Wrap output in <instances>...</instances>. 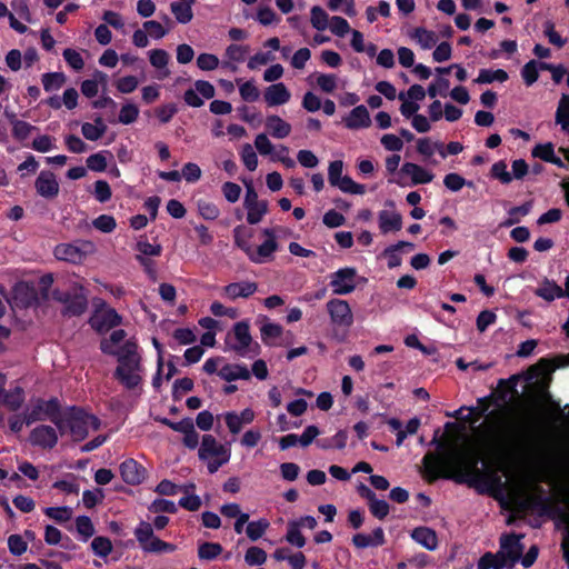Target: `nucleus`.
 Here are the masks:
<instances>
[{
	"label": "nucleus",
	"mask_w": 569,
	"mask_h": 569,
	"mask_svg": "<svg viewBox=\"0 0 569 569\" xmlns=\"http://www.w3.org/2000/svg\"><path fill=\"white\" fill-rule=\"evenodd\" d=\"M121 323V317L110 307L97 309L90 318V325L99 332H107Z\"/></svg>",
	"instance_id": "nucleus-11"
},
{
	"label": "nucleus",
	"mask_w": 569,
	"mask_h": 569,
	"mask_svg": "<svg viewBox=\"0 0 569 569\" xmlns=\"http://www.w3.org/2000/svg\"><path fill=\"white\" fill-rule=\"evenodd\" d=\"M257 289L258 286L253 281L231 282L221 289V296L229 300L249 298L257 291Z\"/></svg>",
	"instance_id": "nucleus-21"
},
{
	"label": "nucleus",
	"mask_w": 569,
	"mask_h": 569,
	"mask_svg": "<svg viewBox=\"0 0 569 569\" xmlns=\"http://www.w3.org/2000/svg\"><path fill=\"white\" fill-rule=\"evenodd\" d=\"M279 228H266L263 234L267 239L258 246L257 249L251 247L248 258L254 263H266L273 259V253L278 250L277 231Z\"/></svg>",
	"instance_id": "nucleus-8"
},
{
	"label": "nucleus",
	"mask_w": 569,
	"mask_h": 569,
	"mask_svg": "<svg viewBox=\"0 0 569 569\" xmlns=\"http://www.w3.org/2000/svg\"><path fill=\"white\" fill-rule=\"evenodd\" d=\"M379 228L382 233L399 231L402 228V217L398 212L382 210L379 213Z\"/></svg>",
	"instance_id": "nucleus-30"
},
{
	"label": "nucleus",
	"mask_w": 569,
	"mask_h": 569,
	"mask_svg": "<svg viewBox=\"0 0 569 569\" xmlns=\"http://www.w3.org/2000/svg\"><path fill=\"white\" fill-rule=\"evenodd\" d=\"M142 549L146 552L161 553V552H172L176 550V546L161 539L156 536L144 546Z\"/></svg>",
	"instance_id": "nucleus-54"
},
{
	"label": "nucleus",
	"mask_w": 569,
	"mask_h": 569,
	"mask_svg": "<svg viewBox=\"0 0 569 569\" xmlns=\"http://www.w3.org/2000/svg\"><path fill=\"white\" fill-rule=\"evenodd\" d=\"M198 453L201 460L218 459L219 462H227L230 458L228 447L220 443L211 435L202 437Z\"/></svg>",
	"instance_id": "nucleus-10"
},
{
	"label": "nucleus",
	"mask_w": 569,
	"mask_h": 569,
	"mask_svg": "<svg viewBox=\"0 0 569 569\" xmlns=\"http://www.w3.org/2000/svg\"><path fill=\"white\" fill-rule=\"evenodd\" d=\"M58 432L57 426L40 425L30 432L29 441L32 446L42 449H52L57 445Z\"/></svg>",
	"instance_id": "nucleus-13"
},
{
	"label": "nucleus",
	"mask_w": 569,
	"mask_h": 569,
	"mask_svg": "<svg viewBox=\"0 0 569 569\" xmlns=\"http://www.w3.org/2000/svg\"><path fill=\"white\" fill-rule=\"evenodd\" d=\"M126 338V332L122 329L114 330L110 338L103 340L101 342V350L104 353L116 355L118 357V352L121 350V347L118 348V345L121 343Z\"/></svg>",
	"instance_id": "nucleus-34"
},
{
	"label": "nucleus",
	"mask_w": 569,
	"mask_h": 569,
	"mask_svg": "<svg viewBox=\"0 0 569 569\" xmlns=\"http://www.w3.org/2000/svg\"><path fill=\"white\" fill-rule=\"evenodd\" d=\"M218 376L228 382L236 380H249L251 371L241 363H223L218 371Z\"/></svg>",
	"instance_id": "nucleus-24"
},
{
	"label": "nucleus",
	"mask_w": 569,
	"mask_h": 569,
	"mask_svg": "<svg viewBox=\"0 0 569 569\" xmlns=\"http://www.w3.org/2000/svg\"><path fill=\"white\" fill-rule=\"evenodd\" d=\"M411 538L427 550H435L438 547L436 531L428 527H417L411 531Z\"/></svg>",
	"instance_id": "nucleus-28"
},
{
	"label": "nucleus",
	"mask_w": 569,
	"mask_h": 569,
	"mask_svg": "<svg viewBox=\"0 0 569 569\" xmlns=\"http://www.w3.org/2000/svg\"><path fill=\"white\" fill-rule=\"evenodd\" d=\"M150 64L158 70L157 78L162 80L169 77L170 70L168 63L170 60L169 53L163 49H152L148 51Z\"/></svg>",
	"instance_id": "nucleus-25"
},
{
	"label": "nucleus",
	"mask_w": 569,
	"mask_h": 569,
	"mask_svg": "<svg viewBox=\"0 0 569 569\" xmlns=\"http://www.w3.org/2000/svg\"><path fill=\"white\" fill-rule=\"evenodd\" d=\"M222 552V546L218 542H203L199 546L198 556L200 559L211 560Z\"/></svg>",
	"instance_id": "nucleus-53"
},
{
	"label": "nucleus",
	"mask_w": 569,
	"mask_h": 569,
	"mask_svg": "<svg viewBox=\"0 0 569 569\" xmlns=\"http://www.w3.org/2000/svg\"><path fill=\"white\" fill-rule=\"evenodd\" d=\"M31 147L38 152H49L56 148V139L48 134H41L33 139Z\"/></svg>",
	"instance_id": "nucleus-61"
},
{
	"label": "nucleus",
	"mask_w": 569,
	"mask_h": 569,
	"mask_svg": "<svg viewBox=\"0 0 569 569\" xmlns=\"http://www.w3.org/2000/svg\"><path fill=\"white\" fill-rule=\"evenodd\" d=\"M310 21L315 29L323 31L329 27L330 19L322 8L316 6L311 9Z\"/></svg>",
	"instance_id": "nucleus-46"
},
{
	"label": "nucleus",
	"mask_w": 569,
	"mask_h": 569,
	"mask_svg": "<svg viewBox=\"0 0 569 569\" xmlns=\"http://www.w3.org/2000/svg\"><path fill=\"white\" fill-rule=\"evenodd\" d=\"M107 154L109 151H100L87 158V166L91 171L102 172L107 169Z\"/></svg>",
	"instance_id": "nucleus-49"
},
{
	"label": "nucleus",
	"mask_w": 569,
	"mask_h": 569,
	"mask_svg": "<svg viewBox=\"0 0 569 569\" xmlns=\"http://www.w3.org/2000/svg\"><path fill=\"white\" fill-rule=\"evenodd\" d=\"M1 398H2L3 403L10 410H17L21 407V405L24 401V392H23L22 388L16 387V388L7 391L4 395L1 393Z\"/></svg>",
	"instance_id": "nucleus-40"
},
{
	"label": "nucleus",
	"mask_w": 569,
	"mask_h": 569,
	"mask_svg": "<svg viewBox=\"0 0 569 569\" xmlns=\"http://www.w3.org/2000/svg\"><path fill=\"white\" fill-rule=\"evenodd\" d=\"M106 81H107V74L101 71H97L94 73V79L84 80L81 83L82 94L88 98H92V97L97 96V93L99 91V82L104 83Z\"/></svg>",
	"instance_id": "nucleus-39"
},
{
	"label": "nucleus",
	"mask_w": 569,
	"mask_h": 569,
	"mask_svg": "<svg viewBox=\"0 0 569 569\" xmlns=\"http://www.w3.org/2000/svg\"><path fill=\"white\" fill-rule=\"evenodd\" d=\"M43 89L47 92L58 91L66 82V77L62 72H48L43 73L41 78Z\"/></svg>",
	"instance_id": "nucleus-41"
},
{
	"label": "nucleus",
	"mask_w": 569,
	"mask_h": 569,
	"mask_svg": "<svg viewBox=\"0 0 569 569\" xmlns=\"http://www.w3.org/2000/svg\"><path fill=\"white\" fill-rule=\"evenodd\" d=\"M532 208V202L527 201L521 206L512 207L508 210V219L503 222L505 227H511L520 221L521 217H525L530 213Z\"/></svg>",
	"instance_id": "nucleus-42"
},
{
	"label": "nucleus",
	"mask_w": 569,
	"mask_h": 569,
	"mask_svg": "<svg viewBox=\"0 0 569 569\" xmlns=\"http://www.w3.org/2000/svg\"><path fill=\"white\" fill-rule=\"evenodd\" d=\"M268 527L269 521L267 519L251 521L246 528V533L251 541H256L263 536Z\"/></svg>",
	"instance_id": "nucleus-47"
},
{
	"label": "nucleus",
	"mask_w": 569,
	"mask_h": 569,
	"mask_svg": "<svg viewBox=\"0 0 569 569\" xmlns=\"http://www.w3.org/2000/svg\"><path fill=\"white\" fill-rule=\"evenodd\" d=\"M239 154L243 166L249 171H254L258 168L259 161L253 146H251L250 143H244L241 147Z\"/></svg>",
	"instance_id": "nucleus-43"
},
{
	"label": "nucleus",
	"mask_w": 569,
	"mask_h": 569,
	"mask_svg": "<svg viewBox=\"0 0 569 569\" xmlns=\"http://www.w3.org/2000/svg\"><path fill=\"white\" fill-rule=\"evenodd\" d=\"M509 78L507 71L503 69L490 70V69H481L477 79H475L476 83H491L493 81L505 82Z\"/></svg>",
	"instance_id": "nucleus-37"
},
{
	"label": "nucleus",
	"mask_w": 569,
	"mask_h": 569,
	"mask_svg": "<svg viewBox=\"0 0 569 569\" xmlns=\"http://www.w3.org/2000/svg\"><path fill=\"white\" fill-rule=\"evenodd\" d=\"M120 469L123 481L132 486L141 483L147 477L143 465H120Z\"/></svg>",
	"instance_id": "nucleus-29"
},
{
	"label": "nucleus",
	"mask_w": 569,
	"mask_h": 569,
	"mask_svg": "<svg viewBox=\"0 0 569 569\" xmlns=\"http://www.w3.org/2000/svg\"><path fill=\"white\" fill-rule=\"evenodd\" d=\"M61 411L57 400H41L38 399L30 403L24 410L26 425H31L37 421L50 420L56 426L60 421Z\"/></svg>",
	"instance_id": "nucleus-5"
},
{
	"label": "nucleus",
	"mask_w": 569,
	"mask_h": 569,
	"mask_svg": "<svg viewBox=\"0 0 569 569\" xmlns=\"http://www.w3.org/2000/svg\"><path fill=\"white\" fill-rule=\"evenodd\" d=\"M556 121L565 131H569V96L563 94L556 112Z\"/></svg>",
	"instance_id": "nucleus-48"
},
{
	"label": "nucleus",
	"mask_w": 569,
	"mask_h": 569,
	"mask_svg": "<svg viewBox=\"0 0 569 569\" xmlns=\"http://www.w3.org/2000/svg\"><path fill=\"white\" fill-rule=\"evenodd\" d=\"M137 345L127 341L118 352V367L114 371L116 379L127 389L133 390L143 380V367Z\"/></svg>",
	"instance_id": "nucleus-3"
},
{
	"label": "nucleus",
	"mask_w": 569,
	"mask_h": 569,
	"mask_svg": "<svg viewBox=\"0 0 569 569\" xmlns=\"http://www.w3.org/2000/svg\"><path fill=\"white\" fill-rule=\"evenodd\" d=\"M96 251L93 242L88 240H80L72 243H60L54 250V257L58 260L67 261L70 263H81L84 259Z\"/></svg>",
	"instance_id": "nucleus-6"
},
{
	"label": "nucleus",
	"mask_w": 569,
	"mask_h": 569,
	"mask_svg": "<svg viewBox=\"0 0 569 569\" xmlns=\"http://www.w3.org/2000/svg\"><path fill=\"white\" fill-rule=\"evenodd\" d=\"M343 163L340 160L332 161L329 164L328 177L331 186L339 188L343 192L356 193V182L347 176H342Z\"/></svg>",
	"instance_id": "nucleus-17"
},
{
	"label": "nucleus",
	"mask_w": 569,
	"mask_h": 569,
	"mask_svg": "<svg viewBox=\"0 0 569 569\" xmlns=\"http://www.w3.org/2000/svg\"><path fill=\"white\" fill-rule=\"evenodd\" d=\"M533 293L548 302L566 297L565 288L560 287L555 280H550L546 277L539 282Z\"/></svg>",
	"instance_id": "nucleus-23"
},
{
	"label": "nucleus",
	"mask_w": 569,
	"mask_h": 569,
	"mask_svg": "<svg viewBox=\"0 0 569 569\" xmlns=\"http://www.w3.org/2000/svg\"><path fill=\"white\" fill-rule=\"evenodd\" d=\"M77 531L82 539L87 541L94 535V527L91 519L88 516H79L76 519Z\"/></svg>",
	"instance_id": "nucleus-57"
},
{
	"label": "nucleus",
	"mask_w": 569,
	"mask_h": 569,
	"mask_svg": "<svg viewBox=\"0 0 569 569\" xmlns=\"http://www.w3.org/2000/svg\"><path fill=\"white\" fill-rule=\"evenodd\" d=\"M37 193L46 199H53L58 196L60 186L56 174L49 170H42L34 181Z\"/></svg>",
	"instance_id": "nucleus-15"
},
{
	"label": "nucleus",
	"mask_w": 569,
	"mask_h": 569,
	"mask_svg": "<svg viewBox=\"0 0 569 569\" xmlns=\"http://www.w3.org/2000/svg\"><path fill=\"white\" fill-rule=\"evenodd\" d=\"M267 560V553L259 547H250L246 551L244 561L248 566H260Z\"/></svg>",
	"instance_id": "nucleus-56"
},
{
	"label": "nucleus",
	"mask_w": 569,
	"mask_h": 569,
	"mask_svg": "<svg viewBox=\"0 0 569 569\" xmlns=\"http://www.w3.org/2000/svg\"><path fill=\"white\" fill-rule=\"evenodd\" d=\"M134 536L141 548L144 547L154 537L152 526L149 522L141 521L134 530Z\"/></svg>",
	"instance_id": "nucleus-59"
},
{
	"label": "nucleus",
	"mask_w": 569,
	"mask_h": 569,
	"mask_svg": "<svg viewBox=\"0 0 569 569\" xmlns=\"http://www.w3.org/2000/svg\"><path fill=\"white\" fill-rule=\"evenodd\" d=\"M386 542L382 528H376L371 533H358V548L379 547Z\"/></svg>",
	"instance_id": "nucleus-32"
},
{
	"label": "nucleus",
	"mask_w": 569,
	"mask_h": 569,
	"mask_svg": "<svg viewBox=\"0 0 569 569\" xmlns=\"http://www.w3.org/2000/svg\"><path fill=\"white\" fill-rule=\"evenodd\" d=\"M412 38L421 46L422 49H431L436 46L438 37L433 31L427 30L423 27H418L413 30Z\"/></svg>",
	"instance_id": "nucleus-35"
},
{
	"label": "nucleus",
	"mask_w": 569,
	"mask_h": 569,
	"mask_svg": "<svg viewBox=\"0 0 569 569\" xmlns=\"http://www.w3.org/2000/svg\"><path fill=\"white\" fill-rule=\"evenodd\" d=\"M107 131V126L101 118H97L93 123L84 122L81 126V132L87 140L97 141Z\"/></svg>",
	"instance_id": "nucleus-31"
},
{
	"label": "nucleus",
	"mask_w": 569,
	"mask_h": 569,
	"mask_svg": "<svg viewBox=\"0 0 569 569\" xmlns=\"http://www.w3.org/2000/svg\"><path fill=\"white\" fill-rule=\"evenodd\" d=\"M254 148L261 156H272L274 152V144L270 141L266 133H259L254 139Z\"/></svg>",
	"instance_id": "nucleus-62"
},
{
	"label": "nucleus",
	"mask_w": 569,
	"mask_h": 569,
	"mask_svg": "<svg viewBox=\"0 0 569 569\" xmlns=\"http://www.w3.org/2000/svg\"><path fill=\"white\" fill-rule=\"evenodd\" d=\"M490 173L492 178L500 180L501 183L508 184L512 181V176L507 171V164L502 160L492 164Z\"/></svg>",
	"instance_id": "nucleus-63"
},
{
	"label": "nucleus",
	"mask_w": 569,
	"mask_h": 569,
	"mask_svg": "<svg viewBox=\"0 0 569 569\" xmlns=\"http://www.w3.org/2000/svg\"><path fill=\"white\" fill-rule=\"evenodd\" d=\"M518 376H511L508 379H500L496 389L497 398L503 402L511 393H517Z\"/></svg>",
	"instance_id": "nucleus-33"
},
{
	"label": "nucleus",
	"mask_w": 569,
	"mask_h": 569,
	"mask_svg": "<svg viewBox=\"0 0 569 569\" xmlns=\"http://www.w3.org/2000/svg\"><path fill=\"white\" fill-rule=\"evenodd\" d=\"M138 256L146 258L158 257L161 254L162 247L159 243H150L147 239H139L137 242Z\"/></svg>",
	"instance_id": "nucleus-52"
},
{
	"label": "nucleus",
	"mask_w": 569,
	"mask_h": 569,
	"mask_svg": "<svg viewBox=\"0 0 569 569\" xmlns=\"http://www.w3.org/2000/svg\"><path fill=\"white\" fill-rule=\"evenodd\" d=\"M267 131L276 139H284L291 132V124L277 114H270L264 122Z\"/></svg>",
	"instance_id": "nucleus-26"
},
{
	"label": "nucleus",
	"mask_w": 569,
	"mask_h": 569,
	"mask_svg": "<svg viewBox=\"0 0 569 569\" xmlns=\"http://www.w3.org/2000/svg\"><path fill=\"white\" fill-rule=\"evenodd\" d=\"M232 435H238L244 425H249L254 420V411L246 408L241 412L228 411L221 416Z\"/></svg>",
	"instance_id": "nucleus-19"
},
{
	"label": "nucleus",
	"mask_w": 569,
	"mask_h": 569,
	"mask_svg": "<svg viewBox=\"0 0 569 569\" xmlns=\"http://www.w3.org/2000/svg\"><path fill=\"white\" fill-rule=\"evenodd\" d=\"M422 478L467 485L493 498L502 510L535 512L569 527V512L560 505L553 467L569 465H417Z\"/></svg>",
	"instance_id": "nucleus-2"
},
{
	"label": "nucleus",
	"mask_w": 569,
	"mask_h": 569,
	"mask_svg": "<svg viewBox=\"0 0 569 569\" xmlns=\"http://www.w3.org/2000/svg\"><path fill=\"white\" fill-rule=\"evenodd\" d=\"M197 207L199 214L206 220H214L220 214L219 208L210 201L199 200Z\"/></svg>",
	"instance_id": "nucleus-60"
},
{
	"label": "nucleus",
	"mask_w": 569,
	"mask_h": 569,
	"mask_svg": "<svg viewBox=\"0 0 569 569\" xmlns=\"http://www.w3.org/2000/svg\"><path fill=\"white\" fill-rule=\"evenodd\" d=\"M538 410L527 422L510 421L467 440L458 422L448 421L445 432L435 431L437 457L420 462H569V405L555 400L545 381H537Z\"/></svg>",
	"instance_id": "nucleus-1"
},
{
	"label": "nucleus",
	"mask_w": 569,
	"mask_h": 569,
	"mask_svg": "<svg viewBox=\"0 0 569 569\" xmlns=\"http://www.w3.org/2000/svg\"><path fill=\"white\" fill-rule=\"evenodd\" d=\"M247 211V221L250 224L259 223L268 212V201L261 200L258 203L244 207Z\"/></svg>",
	"instance_id": "nucleus-36"
},
{
	"label": "nucleus",
	"mask_w": 569,
	"mask_h": 569,
	"mask_svg": "<svg viewBox=\"0 0 569 569\" xmlns=\"http://www.w3.org/2000/svg\"><path fill=\"white\" fill-rule=\"evenodd\" d=\"M252 237V230L244 226H237L233 229L234 243L248 254L251 249L250 239Z\"/></svg>",
	"instance_id": "nucleus-38"
},
{
	"label": "nucleus",
	"mask_w": 569,
	"mask_h": 569,
	"mask_svg": "<svg viewBox=\"0 0 569 569\" xmlns=\"http://www.w3.org/2000/svg\"><path fill=\"white\" fill-rule=\"evenodd\" d=\"M388 430L396 435V445L399 447L403 443L408 435H413L420 427V419L417 417L411 418L406 427H403L401 420L397 418H390L386 420Z\"/></svg>",
	"instance_id": "nucleus-18"
},
{
	"label": "nucleus",
	"mask_w": 569,
	"mask_h": 569,
	"mask_svg": "<svg viewBox=\"0 0 569 569\" xmlns=\"http://www.w3.org/2000/svg\"><path fill=\"white\" fill-rule=\"evenodd\" d=\"M403 176L411 177V184H425L429 183L433 179V174L422 168L421 166L413 162H405L398 172V177L393 179H389L390 183H396L398 186H406L407 183L403 181Z\"/></svg>",
	"instance_id": "nucleus-9"
},
{
	"label": "nucleus",
	"mask_w": 569,
	"mask_h": 569,
	"mask_svg": "<svg viewBox=\"0 0 569 569\" xmlns=\"http://www.w3.org/2000/svg\"><path fill=\"white\" fill-rule=\"evenodd\" d=\"M286 540L290 545L296 546L298 548H302L306 545V538L302 536L300 527L296 523V521H290L288 523Z\"/></svg>",
	"instance_id": "nucleus-51"
},
{
	"label": "nucleus",
	"mask_w": 569,
	"mask_h": 569,
	"mask_svg": "<svg viewBox=\"0 0 569 569\" xmlns=\"http://www.w3.org/2000/svg\"><path fill=\"white\" fill-rule=\"evenodd\" d=\"M219 64L218 57L212 53H200L197 58V67L202 71L216 70Z\"/></svg>",
	"instance_id": "nucleus-64"
},
{
	"label": "nucleus",
	"mask_w": 569,
	"mask_h": 569,
	"mask_svg": "<svg viewBox=\"0 0 569 569\" xmlns=\"http://www.w3.org/2000/svg\"><path fill=\"white\" fill-rule=\"evenodd\" d=\"M34 130H37V127L30 124L27 121H23V120H14L13 121L12 136L17 140L27 139Z\"/></svg>",
	"instance_id": "nucleus-58"
},
{
	"label": "nucleus",
	"mask_w": 569,
	"mask_h": 569,
	"mask_svg": "<svg viewBox=\"0 0 569 569\" xmlns=\"http://www.w3.org/2000/svg\"><path fill=\"white\" fill-rule=\"evenodd\" d=\"M196 0H176L170 3V10L178 23L187 24L193 19L192 7Z\"/></svg>",
	"instance_id": "nucleus-27"
},
{
	"label": "nucleus",
	"mask_w": 569,
	"mask_h": 569,
	"mask_svg": "<svg viewBox=\"0 0 569 569\" xmlns=\"http://www.w3.org/2000/svg\"><path fill=\"white\" fill-rule=\"evenodd\" d=\"M331 320L338 326H349L352 322V312L349 305L341 299H332L327 303Z\"/></svg>",
	"instance_id": "nucleus-20"
},
{
	"label": "nucleus",
	"mask_w": 569,
	"mask_h": 569,
	"mask_svg": "<svg viewBox=\"0 0 569 569\" xmlns=\"http://www.w3.org/2000/svg\"><path fill=\"white\" fill-rule=\"evenodd\" d=\"M358 496L367 500L369 511L375 518L383 520L389 515V503L383 499H378L377 495L366 485L358 483Z\"/></svg>",
	"instance_id": "nucleus-12"
},
{
	"label": "nucleus",
	"mask_w": 569,
	"mask_h": 569,
	"mask_svg": "<svg viewBox=\"0 0 569 569\" xmlns=\"http://www.w3.org/2000/svg\"><path fill=\"white\" fill-rule=\"evenodd\" d=\"M521 538L522 536L517 533L503 535L500 538V551H503L509 558V569L513 568L515 563L520 560L523 552L525 546L520 541Z\"/></svg>",
	"instance_id": "nucleus-16"
},
{
	"label": "nucleus",
	"mask_w": 569,
	"mask_h": 569,
	"mask_svg": "<svg viewBox=\"0 0 569 569\" xmlns=\"http://www.w3.org/2000/svg\"><path fill=\"white\" fill-rule=\"evenodd\" d=\"M99 427L100 420L96 416L77 408L61 412L60 421L57 423L59 433L68 431L76 441L82 440L89 431H96Z\"/></svg>",
	"instance_id": "nucleus-4"
},
{
	"label": "nucleus",
	"mask_w": 569,
	"mask_h": 569,
	"mask_svg": "<svg viewBox=\"0 0 569 569\" xmlns=\"http://www.w3.org/2000/svg\"><path fill=\"white\" fill-rule=\"evenodd\" d=\"M443 184L448 190L452 192L460 191L465 186L473 187L472 181L466 180L462 176L456 172L446 174L443 178Z\"/></svg>",
	"instance_id": "nucleus-44"
},
{
	"label": "nucleus",
	"mask_w": 569,
	"mask_h": 569,
	"mask_svg": "<svg viewBox=\"0 0 569 569\" xmlns=\"http://www.w3.org/2000/svg\"><path fill=\"white\" fill-rule=\"evenodd\" d=\"M139 112V108L136 104L127 102L120 109L119 122L122 124H131L138 119Z\"/></svg>",
	"instance_id": "nucleus-50"
},
{
	"label": "nucleus",
	"mask_w": 569,
	"mask_h": 569,
	"mask_svg": "<svg viewBox=\"0 0 569 569\" xmlns=\"http://www.w3.org/2000/svg\"><path fill=\"white\" fill-rule=\"evenodd\" d=\"M239 84V93L241 98L247 102H254L259 99L260 92L252 80L241 81L237 80Z\"/></svg>",
	"instance_id": "nucleus-45"
},
{
	"label": "nucleus",
	"mask_w": 569,
	"mask_h": 569,
	"mask_svg": "<svg viewBox=\"0 0 569 569\" xmlns=\"http://www.w3.org/2000/svg\"><path fill=\"white\" fill-rule=\"evenodd\" d=\"M330 286L336 295H346L356 287V271L353 268H343L331 274Z\"/></svg>",
	"instance_id": "nucleus-14"
},
{
	"label": "nucleus",
	"mask_w": 569,
	"mask_h": 569,
	"mask_svg": "<svg viewBox=\"0 0 569 569\" xmlns=\"http://www.w3.org/2000/svg\"><path fill=\"white\" fill-rule=\"evenodd\" d=\"M91 549L97 556L106 558L112 551L111 540L107 537H96L91 542Z\"/></svg>",
	"instance_id": "nucleus-55"
},
{
	"label": "nucleus",
	"mask_w": 569,
	"mask_h": 569,
	"mask_svg": "<svg viewBox=\"0 0 569 569\" xmlns=\"http://www.w3.org/2000/svg\"><path fill=\"white\" fill-rule=\"evenodd\" d=\"M263 99L269 107L282 106L289 102L291 93L283 82H277L266 88Z\"/></svg>",
	"instance_id": "nucleus-22"
},
{
	"label": "nucleus",
	"mask_w": 569,
	"mask_h": 569,
	"mask_svg": "<svg viewBox=\"0 0 569 569\" xmlns=\"http://www.w3.org/2000/svg\"><path fill=\"white\" fill-rule=\"evenodd\" d=\"M252 338L247 322H237L232 331L226 338L227 349L234 351L240 357H250Z\"/></svg>",
	"instance_id": "nucleus-7"
}]
</instances>
